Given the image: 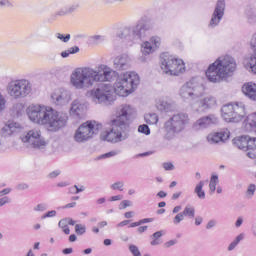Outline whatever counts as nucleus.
Wrapping results in <instances>:
<instances>
[{
	"mask_svg": "<svg viewBox=\"0 0 256 256\" xmlns=\"http://www.w3.org/2000/svg\"><path fill=\"white\" fill-rule=\"evenodd\" d=\"M19 138L26 147L31 149H45L48 145L47 140L41 135V130L39 129L25 131L20 134Z\"/></svg>",
	"mask_w": 256,
	"mask_h": 256,
	"instance_id": "12",
	"label": "nucleus"
},
{
	"mask_svg": "<svg viewBox=\"0 0 256 256\" xmlns=\"http://www.w3.org/2000/svg\"><path fill=\"white\" fill-rule=\"evenodd\" d=\"M232 141L233 145L237 147V149H240L241 151H247V135L238 136Z\"/></svg>",
	"mask_w": 256,
	"mask_h": 256,
	"instance_id": "23",
	"label": "nucleus"
},
{
	"mask_svg": "<svg viewBox=\"0 0 256 256\" xmlns=\"http://www.w3.org/2000/svg\"><path fill=\"white\" fill-rule=\"evenodd\" d=\"M163 169H165V171H173V169H175V165H173V163L171 162H165L162 164Z\"/></svg>",
	"mask_w": 256,
	"mask_h": 256,
	"instance_id": "49",
	"label": "nucleus"
},
{
	"mask_svg": "<svg viewBox=\"0 0 256 256\" xmlns=\"http://www.w3.org/2000/svg\"><path fill=\"white\" fill-rule=\"evenodd\" d=\"M96 203L97 205H104V203H107V199L105 197L98 198Z\"/></svg>",
	"mask_w": 256,
	"mask_h": 256,
	"instance_id": "63",
	"label": "nucleus"
},
{
	"mask_svg": "<svg viewBox=\"0 0 256 256\" xmlns=\"http://www.w3.org/2000/svg\"><path fill=\"white\" fill-rule=\"evenodd\" d=\"M113 69L116 71H127L131 69V58L127 54H120L112 59Z\"/></svg>",
	"mask_w": 256,
	"mask_h": 256,
	"instance_id": "19",
	"label": "nucleus"
},
{
	"mask_svg": "<svg viewBox=\"0 0 256 256\" xmlns=\"http://www.w3.org/2000/svg\"><path fill=\"white\" fill-rule=\"evenodd\" d=\"M52 217H57V211L50 210V211L46 212L45 214H43L41 216V219H49V218H52Z\"/></svg>",
	"mask_w": 256,
	"mask_h": 256,
	"instance_id": "44",
	"label": "nucleus"
},
{
	"mask_svg": "<svg viewBox=\"0 0 256 256\" xmlns=\"http://www.w3.org/2000/svg\"><path fill=\"white\" fill-rule=\"evenodd\" d=\"M24 127L21 123L16 122L15 120H8L0 129V134L2 137H11L15 133H21Z\"/></svg>",
	"mask_w": 256,
	"mask_h": 256,
	"instance_id": "18",
	"label": "nucleus"
},
{
	"mask_svg": "<svg viewBox=\"0 0 256 256\" xmlns=\"http://www.w3.org/2000/svg\"><path fill=\"white\" fill-rule=\"evenodd\" d=\"M87 232V227L84 224H76L75 225V233L78 235H85Z\"/></svg>",
	"mask_w": 256,
	"mask_h": 256,
	"instance_id": "37",
	"label": "nucleus"
},
{
	"mask_svg": "<svg viewBox=\"0 0 256 256\" xmlns=\"http://www.w3.org/2000/svg\"><path fill=\"white\" fill-rule=\"evenodd\" d=\"M71 193H75V195H77L78 193H83V191H85V187L81 186L79 188L78 185H74L73 188H70Z\"/></svg>",
	"mask_w": 256,
	"mask_h": 256,
	"instance_id": "47",
	"label": "nucleus"
},
{
	"mask_svg": "<svg viewBox=\"0 0 256 256\" xmlns=\"http://www.w3.org/2000/svg\"><path fill=\"white\" fill-rule=\"evenodd\" d=\"M7 109V98L0 92V113H3Z\"/></svg>",
	"mask_w": 256,
	"mask_h": 256,
	"instance_id": "38",
	"label": "nucleus"
},
{
	"mask_svg": "<svg viewBox=\"0 0 256 256\" xmlns=\"http://www.w3.org/2000/svg\"><path fill=\"white\" fill-rule=\"evenodd\" d=\"M204 93L205 86H203L199 78H192L179 90L181 99L184 103H189L195 113H205V111H209V109H213L217 105V98L213 96L201 99Z\"/></svg>",
	"mask_w": 256,
	"mask_h": 256,
	"instance_id": "3",
	"label": "nucleus"
},
{
	"mask_svg": "<svg viewBox=\"0 0 256 256\" xmlns=\"http://www.w3.org/2000/svg\"><path fill=\"white\" fill-rule=\"evenodd\" d=\"M151 29H153V26L149 21L140 20L134 26L124 28L118 37L131 46L146 39Z\"/></svg>",
	"mask_w": 256,
	"mask_h": 256,
	"instance_id": "6",
	"label": "nucleus"
},
{
	"mask_svg": "<svg viewBox=\"0 0 256 256\" xmlns=\"http://www.w3.org/2000/svg\"><path fill=\"white\" fill-rule=\"evenodd\" d=\"M242 93L251 101H256V84L253 82L243 84Z\"/></svg>",
	"mask_w": 256,
	"mask_h": 256,
	"instance_id": "21",
	"label": "nucleus"
},
{
	"mask_svg": "<svg viewBox=\"0 0 256 256\" xmlns=\"http://www.w3.org/2000/svg\"><path fill=\"white\" fill-rule=\"evenodd\" d=\"M79 9V5H71L64 8H61L56 15H59V17H65V15H69L70 13H74V11H77Z\"/></svg>",
	"mask_w": 256,
	"mask_h": 256,
	"instance_id": "25",
	"label": "nucleus"
},
{
	"mask_svg": "<svg viewBox=\"0 0 256 256\" xmlns=\"http://www.w3.org/2000/svg\"><path fill=\"white\" fill-rule=\"evenodd\" d=\"M163 235H165V232L163 230L155 232L152 235L153 240L150 242V245H152V247H157V245H161V241H159V239H161Z\"/></svg>",
	"mask_w": 256,
	"mask_h": 256,
	"instance_id": "28",
	"label": "nucleus"
},
{
	"mask_svg": "<svg viewBox=\"0 0 256 256\" xmlns=\"http://www.w3.org/2000/svg\"><path fill=\"white\" fill-rule=\"evenodd\" d=\"M85 113V105H83L79 100H74L71 104L70 115L76 119H81Z\"/></svg>",
	"mask_w": 256,
	"mask_h": 256,
	"instance_id": "20",
	"label": "nucleus"
},
{
	"mask_svg": "<svg viewBox=\"0 0 256 256\" xmlns=\"http://www.w3.org/2000/svg\"><path fill=\"white\" fill-rule=\"evenodd\" d=\"M156 109L161 113H169L175 109L173 102L166 99H159L156 102Z\"/></svg>",
	"mask_w": 256,
	"mask_h": 256,
	"instance_id": "22",
	"label": "nucleus"
},
{
	"mask_svg": "<svg viewBox=\"0 0 256 256\" xmlns=\"http://www.w3.org/2000/svg\"><path fill=\"white\" fill-rule=\"evenodd\" d=\"M47 209H49V205H47L45 202H42L34 206L33 211L36 213H43L44 211H47Z\"/></svg>",
	"mask_w": 256,
	"mask_h": 256,
	"instance_id": "34",
	"label": "nucleus"
},
{
	"mask_svg": "<svg viewBox=\"0 0 256 256\" xmlns=\"http://www.w3.org/2000/svg\"><path fill=\"white\" fill-rule=\"evenodd\" d=\"M11 193V188H5L0 191V197H5V195H9Z\"/></svg>",
	"mask_w": 256,
	"mask_h": 256,
	"instance_id": "57",
	"label": "nucleus"
},
{
	"mask_svg": "<svg viewBox=\"0 0 256 256\" xmlns=\"http://www.w3.org/2000/svg\"><path fill=\"white\" fill-rule=\"evenodd\" d=\"M144 121L147 125H157L159 123V115L157 113H147L144 115Z\"/></svg>",
	"mask_w": 256,
	"mask_h": 256,
	"instance_id": "24",
	"label": "nucleus"
},
{
	"mask_svg": "<svg viewBox=\"0 0 256 256\" xmlns=\"http://www.w3.org/2000/svg\"><path fill=\"white\" fill-rule=\"evenodd\" d=\"M9 203H11L10 197L4 196L0 198V207H3L4 205H9Z\"/></svg>",
	"mask_w": 256,
	"mask_h": 256,
	"instance_id": "50",
	"label": "nucleus"
},
{
	"mask_svg": "<svg viewBox=\"0 0 256 256\" xmlns=\"http://www.w3.org/2000/svg\"><path fill=\"white\" fill-rule=\"evenodd\" d=\"M237 71V61L231 55H223L210 64L206 70V78L210 83H221Z\"/></svg>",
	"mask_w": 256,
	"mask_h": 256,
	"instance_id": "5",
	"label": "nucleus"
},
{
	"mask_svg": "<svg viewBox=\"0 0 256 256\" xmlns=\"http://www.w3.org/2000/svg\"><path fill=\"white\" fill-rule=\"evenodd\" d=\"M182 207L180 205L178 206H175L172 210V213L175 215V214H179V212L181 211Z\"/></svg>",
	"mask_w": 256,
	"mask_h": 256,
	"instance_id": "64",
	"label": "nucleus"
},
{
	"mask_svg": "<svg viewBox=\"0 0 256 256\" xmlns=\"http://www.w3.org/2000/svg\"><path fill=\"white\" fill-rule=\"evenodd\" d=\"M231 137V132L229 129L224 128L218 132H211L207 135L206 141L210 145H219V143H225Z\"/></svg>",
	"mask_w": 256,
	"mask_h": 256,
	"instance_id": "17",
	"label": "nucleus"
},
{
	"mask_svg": "<svg viewBox=\"0 0 256 256\" xmlns=\"http://www.w3.org/2000/svg\"><path fill=\"white\" fill-rule=\"evenodd\" d=\"M243 239H245V235L244 234H239L228 246V251H233V249H235V247H237L239 245V243H241V241H243Z\"/></svg>",
	"mask_w": 256,
	"mask_h": 256,
	"instance_id": "30",
	"label": "nucleus"
},
{
	"mask_svg": "<svg viewBox=\"0 0 256 256\" xmlns=\"http://www.w3.org/2000/svg\"><path fill=\"white\" fill-rule=\"evenodd\" d=\"M16 189L18 191H26V189H29V184L27 183H20L16 186Z\"/></svg>",
	"mask_w": 256,
	"mask_h": 256,
	"instance_id": "53",
	"label": "nucleus"
},
{
	"mask_svg": "<svg viewBox=\"0 0 256 256\" xmlns=\"http://www.w3.org/2000/svg\"><path fill=\"white\" fill-rule=\"evenodd\" d=\"M122 199H123V195H116V196H111L108 201L110 202L121 201Z\"/></svg>",
	"mask_w": 256,
	"mask_h": 256,
	"instance_id": "56",
	"label": "nucleus"
},
{
	"mask_svg": "<svg viewBox=\"0 0 256 256\" xmlns=\"http://www.w3.org/2000/svg\"><path fill=\"white\" fill-rule=\"evenodd\" d=\"M247 66L249 67L250 71L256 75V54H252L248 58Z\"/></svg>",
	"mask_w": 256,
	"mask_h": 256,
	"instance_id": "31",
	"label": "nucleus"
},
{
	"mask_svg": "<svg viewBox=\"0 0 256 256\" xmlns=\"http://www.w3.org/2000/svg\"><path fill=\"white\" fill-rule=\"evenodd\" d=\"M124 187H125V182L123 181H117L112 185H110V189H112V191H123Z\"/></svg>",
	"mask_w": 256,
	"mask_h": 256,
	"instance_id": "36",
	"label": "nucleus"
},
{
	"mask_svg": "<svg viewBox=\"0 0 256 256\" xmlns=\"http://www.w3.org/2000/svg\"><path fill=\"white\" fill-rule=\"evenodd\" d=\"M204 186L205 182L200 181L194 188V193L197 195L198 199H205V190H203Z\"/></svg>",
	"mask_w": 256,
	"mask_h": 256,
	"instance_id": "27",
	"label": "nucleus"
},
{
	"mask_svg": "<svg viewBox=\"0 0 256 256\" xmlns=\"http://www.w3.org/2000/svg\"><path fill=\"white\" fill-rule=\"evenodd\" d=\"M183 219H185V215L183 214V212L178 213V214L173 218V223H174V225H179V223H181V221H183Z\"/></svg>",
	"mask_w": 256,
	"mask_h": 256,
	"instance_id": "43",
	"label": "nucleus"
},
{
	"mask_svg": "<svg viewBox=\"0 0 256 256\" xmlns=\"http://www.w3.org/2000/svg\"><path fill=\"white\" fill-rule=\"evenodd\" d=\"M121 153L120 149L112 150L110 152H107L105 154H102L100 156V159H109L111 157H116V155H119Z\"/></svg>",
	"mask_w": 256,
	"mask_h": 256,
	"instance_id": "35",
	"label": "nucleus"
},
{
	"mask_svg": "<svg viewBox=\"0 0 256 256\" xmlns=\"http://www.w3.org/2000/svg\"><path fill=\"white\" fill-rule=\"evenodd\" d=\"M125 219H132V217H135L134 211H129L124 214Z\"/></svg>",
	"mask_w": 256,
	"mask_h": 256,
	"instance_id": "62",
	"label": "nucleus"
},
{
	"mask_svg": "<svg viewBox=\"0 0 256 256\" xmlns=\"http://www.w3.org/2000/svg\"><path fill=\"white\" fill-rule=\"evenodd\" d=\"M189 124V115L186 113L174 114L164 123V139L173 141Z\"/></svg>",
	"mask_w": 256,
	"mask_h": 256,
	"instance_id": "7",
	"label": "nucleus"
},
{
	"mask_svg": "<svg viewBox=\"0 0 256 256\" xmlns=\"http://www.w3.org/2000/svg\"><path fill=\"white\" fill-rule=\"evenodd\" d=\"M177 244V240H170L168 242H166L164 245L167 249H169V247H173V245Z\"/></svg>",
	"mask_w": 256,
	"mask_h": 256,
	"instance_id": "60",
	"label": "nucleus"
},
{
	"mask_svg": "<svg viewBox=\"0 0 256 256\" xmlns=\"http://www.w3.org/2000/svg\"><path fill=\"white\" fill-rule=\"evenodd\" d=\"M216 225H217V220H214V219H212V220H210L208 223H207V225H206V229H213V227H216Z\"/></svg>",
	"mask_w": 256,
	"mask_h": 256,
	"instance_id": "54",
	"label": "nucleus"
},
{
	"mask_svg": "<svg viewBox=\"0 0 256 256\" xmlns=\"http://www.w3.org/2000/svg\"><path fill=\"white\" fill-rule=\"evenodd\" d=\"M129 223H131L130 220H124V221H122V222H119V223L116 225V227L119 229V228H121V227H125L126 225H129Z\"/></svg>",
	"mask_w": 256,
	"mask_h": 256,
	"instance_id": "59",
	"label": "nucleus"
},
{
	"mask_svg": "<svg viewBox=\"0 0 256 256\" xmlns=\"http://www.w3.org/2000/svg\"><path fill=\"white\" fill-rule=\"evenodd\" d=\"M61 175V170H54L48 174L49 179H56V177H59Z\"/></svg>",
	"mask_w": 256,
	"mask_h": 256,
	"instance_id": "51",
	"label": "nucleus"
},
{
	"mask_svg": "<svg viewBox=\"0 0 256 256\" xmlns=\"http://www.w3.org/2000/svg\"><path fill=\"white\" fill-rule=\"evenodd\" d=\"M55 37L57 39H60V41H62L63 43H69L70 39H71V34H66V35H63L61 33H56L55 34Z\"/></svg>",
	"mask_w": 256,
	"mask_h": 256,
	"instance_id": "40",
	"label": "nucleus"
},
{
	"mask_svg": "<svg viewBox=\"0 0 256 256\" xmlns=\"http://www.w3.org/2000/svg\"><path fill=\"white\" fill-rule=\"evenodd\" d=\"M58 227L62 229L63 233L65 235H69L71 233V230L69 229V224L67 223V220L65 218L61 219L58 223Z\"/></svg>",
	"mask_w": 256,
	"mask_h": 256,
	"instance_id": "33",
	"label": "nucleus"
},
{
	"mask_svg": "<svg viewBox=\"0 0 256 256\" xmlns=\"http://www.w3.org/2000/svg\"><path fill=\"white\" fill-rule=\"evenodd\" d=\"M141 78L133 71L121 73L107 64L96 68L78 67L70 74V85L76 91H87L86 97L95 105H111L115 101V93L119 97H128L139 87Z\"/></svg>",
	"mask_w": 256,
	"mask_h": 256,
	"instance_id": "1",
	"label": "nucleus"
},
{
	"mask_svg": "<svg viewBox=\"0 0 256 256\" xmlns=\"http://www.w3.org/2000/svg\"><path fill=\"white\" fill-rule=\"evenodd\" d=\"M249 23H256V9H252L247 13Z\"/></svg>",
	"mask_w": 256,
	"mask_h": 256,
	"instance_id": "41",
	"label": "nucleus"
},
{
	"mask_svg": "<svg viewBox=\"0 0 256 256\" xmlns=\"http://www.w3.org/2000/svg\"><path fill=\"white\" fill-rule=\"evenodd\" d=\"M0 7H11V2L9 0H0Z\"/></svg>",
	"mask_w": 256,
	"mask_h": 256,
	"instance_id": "58",
	"label": "nucleus"
},
{
	"mask_svg": "<svg viewBox=\"0 0 256 256\" xmlns=\"http://www.w3.org/2000/svg\"><path fill=\"white\" fill-rule=\"evenodd\" d=\"M250 47L253 51V53L256 54V32L252 34L250 39Z\"/></svg>",
	"mask_w": 256,
	"mask_h": 256,
	"instance_id": "45",
	"label": "nucleus"
},
{
	"mask_svg": "<svg viewBox=\"0 0 256 256\" xmlns=\"http://www.w3.org/2000/svg\"><path fill=\"white\" fill-rule=\"evenodd\" d=\"M221 111L222 118L226 123H239V121H243L245 115H247L245 104L243 102L224 105Z\"/></svg>",
	"mask_w": 256,
	"mask_h": 256,
	"instance_id": "10",
	"label": "nucleus"
},
{
	"mask_svg": "<svg viewBox=\"0 0 256 256\" xmlns=\"http://www.w3.org/2000/svg\"><path fill=\"white\" fill-rule=\"evenodd\" d=\"M72 97L73 94L70 92V90H67L65 88H59L51 94V101L54 105H57L58 107H63L65 105H69Z\"/></svg>",
	"mask_w": 256,
	"mask_h": 256,
	"instance_id": "16",
	"label": "nucleus"
},
{
	"mask_svg": "<svg viewBox=\"0 0 256 256\" xmlns=\"http://www.w3.org/2000/svg\"><path fill=\"white\" fill-rule=\"evenodd\" d=\"M131 205H133V203L130 200H123L119 205V209H127V207H131Z\"/></svg>",
	"mask_w": 256,
	"mask_h": 256,
	"instance_id": "48",
	"label": "nucleus"
},
{
	"mask_svg": "<svg viewBox=\"0 0 256 256\" xmlns=\"http://www.w3.org/2000/svg\"><path fill=\"white\" fill-rule=\"evenodd\" d=\"M140 225H144L145 223H153V218H144L139 220Z\"/></svg>",
	"mask_w": 256,
	"mask_h": 256,
	"instance_id": "61",
	"label": "nucleus"
},
{
	"mask_svg": "<svg viewBox=\"0 0 256 256\" xmlns=\"http://www.w3.org/2000/svg\"><path fill=\"white\" fill-rule=\"evenodd\" d=\"M182 213L184 217H189L190 219H193L195 217V207L188 204L185 206Z\"/></svg>",
	"mask_w": 256,
	"mask_h": 256,
	"instance_id": "29",
	"label": "nucleus"
},
{
	"mask_svg": "<svg viewBox=\"0 0 256 256\" xmlns=\"http://www.w3.org/2000/svg\"><path fill=\"white\" fill-rule=\"evenodd\" d=\"M6 93L11 99H25L33 93V84L29 79H13L6 85Z\"/></svg>",
	"mask_w": 256,
	"mask_h": 256,
	"instance_id": "8",
	"label": "nucleus"
},
{
	"mask_svg": "<svg viewBox=\"0 0 256 256\" xmlns=\"http://www.w3.org/2000/svg\"><path fill=\"white\" fill-rule=\"evenodd\" d=\"M225 7V0H217L211 19L208 23L209 29H215V27H218L219 23H221L225 16Z\"/></svg>",
	"mask_w": 256,
	"mask_h": 256,
	"instance_id": "15",
	"label": "nucleus"
},
{
	"mask_svg": "<svg viewBox=\"0 0 256 256\" xmlns=\"http://www.w3.org/2000/svg\"><path fill=\"white\" fill-rule=\"evenodd\" d=\"M129 251L134 256H141V251H139V248L136 245H130L129 246Z\"/></svg>",
	"mask_w": 256,
	"mask_h": 256,
	"instance_id": "46",
	"label": "nucleus"
},
{
	"mask_svg": "<svg viewBox=\"0 0 256 256\" xmlns=\"http://www.w3.org/2000/svg\"><path fill=\"white\" fill-rule=\"evenodd\" d=\"M26 113L32 123L45 125L48 131L57 133L67 125L69 116L67 113L59 112L50 106L31 104L27 107Z\"/></svg>",
	"mask_w": 256,
	"mask_h": 256,
	"instance_id": "4",
	"label": "nucleus"
},
{
	"mask_svg": "<svg viewBox=\"0 0 256 256\" xmlns=\"http://www.w3.org/2000/svg\"><path fill=\"white\" fill-rule=\"evenodd\" d=\"M217 185H219V176L217 174H213L210 178L209 182V193L213 195L215 191H217Z\"/></svg>",
	"mask_w": 256,
	"mask_h": 256,
	"instance_id": "26",
	"label": "nucleus"
},
{
	"mask_svg": "<svg viewBox=\"0 0 256 256\" xmlns=\"http://www.w3.org/2000/svg\"><path fill=\"white\" fill-rule=\"evenodd\" d=\"M246 141H247L246 151L248 149H250L252 151H255V149H256V137H251V136L246 135Z\"/></svg>",
	"mask_w": 256,
	"mask_h": 256,
	"instance_id": "32",
	"label": "nucleus"
},
{
	"mask_svg": "<svg viewBox=\"0 0 256 256\" xmlns=\"http://www.w3.org/2000/svg\"><path fill=\"white\" fill-rule=\"evenodd\" d=\"M161 45H163V39L159 35H153L148 40L143 41L140 45L142 57L139 58V62L145 63V61H147L145 57L157 53V51L161 49Z\"/></svg>",
	"mask_w": 256,
	"mask_h": 256,
	"instance_id": "13",
	"label": "nucleus"
},
{
	"mask_svg": "<svg viewBox=\"0 0 256 256\" xmlns=\"http://www.w3.org/2000/svg\"><path fill=\"white\" fill-rule=\"evenodd\" d=\"M138 133H143L144 135H151V129L149 128V125L142 124L138 127Z\"/></svg>",
	"mask_w": 256,
	"mask_h": 256,
	"instance_id": "39",
	"label": "nucleus"
},
{
	"mask_svg": "<svg viewBox=\"0 0 256 256\" xmlns=\"http://www.w3.org/2000/svg\"><path fill=\"white\" fill-rule=\"evenodd\" d=\"M255 191H256L255 184H250L248 186V189H247V192H246L247 198L251 199V197H253L255 195Z\"/></svg>",
	"mask_w": 256,
	"mask_h": 256,
	"instance_id": "42",
	"label": "nucleus"
},
{
	"mask_svg": "<svg viewBox=\"0 0 256 256\" xmlns=\"http://www.w3.org/2000/svg\"><path fill=\"white\" fill-rule=\"evenodd\" d=\"M73 207H77V202H71L64 206H62V209H73Z\"/></svg>",
	"mask_w": 256,
	"mask_h": 256,
	"instance_id": "55",
	"label": "nucleus"
},
{
	"mask_svg": "<svg viewBox=\"0 0 256 256\" xmlns=\"http://www.w3.org/2000/svg\"><path fill=\"white\" fill-rule=\"evenodd\" d=\"M215 125H219V117L214 114L198 118L192 125L193 131H205Z\"/></svg>",
	"mask_w": 256,
	"mask_h": 256,
	"instance_id": "14",
	"label": "nucleus"
},
{
	"mask_svg": "<svg viewBox=\"0 0 256 256\" xmlns=\"http://www.w3.org/2000/svg\"><path fill=\"white\" fill-rule=\"evenodd\" d=\"M136 110L130 104H122L116 111V117L110 120L111 129L101 133L102 141L123 143L129 139V123L135 119Z\"/></svg>",
	"mask_w": 256,
	"mask_h": 256,
	"instance_id": "2",
	"label": "nucleus"
},
{
	"mask_svg": "<svg viewBox=\"0 0 256 256\" xmlns=\"http://www.w3.org/2000/svg\"><path fill=\"white\" fill-rule=\"evenodd\" d=\"M161 69L165 75H170L171 77H179L186 71L183 59L169 54H163L161 57Z\"/></svg>",
	"mask_w": 256,
	"mask_h": 256,
	"instance_id": "9",
	"label": "nucleus"
},
{
	"mask_svg": "<svg viewBox=\"0 0 256 256\" xmlns=\"http://www.w3.org/2000/svg\"><path fill=\"white\" fill-rule=\"evenodd\" d=\"M102 127L103 125L97 121H86L76 130L74 141H76V143H85V141L93 139L94 135H97Z\"/></svg>",
	"mask_w": 256,
	"mask_h": 256,
	"instance_id": "11",
	"label": "nucleus"
},
{
	"mask_svg": "<svg viewBox=\"0 0 256 256\" xmlns=\"http://www.w3.org/2000/svg\"><path fill=\"white\" fill-rule=\"evenodd\" d=\"M66 51H68V55H75L76 53H79V47L73 46L68 48Z\"/></svg>",
	"mask_w": 256,
	"mask_h": 256,
	"instance_id": "52",
	"label": "nucleus"
}]
</instances>
